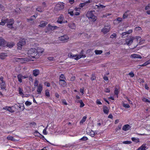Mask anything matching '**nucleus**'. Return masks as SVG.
I'll return each instance as SVG.
<instances>
[{
  "mask_svg": "<svg viewBox=\"0 0 150 150\" xmlns=\"http://www.w3.org/2000/svg\"><path fill=\"white\" fill-rule=\"evenodd\" d=\"M68 56L69 57L75 59V60H78L82 57L85 58L86 56L83 54V51H81L80 54L78 55H73L71 53L68 54Z\"/></svg>",
  "mask_w": 150,
  "mask_h": 150,
  "instance_id": "1",
  "label": "nucleus"
},
{
  "mask_svg": "<svg viewBox=\"0 0 150 150\" xmlns=\"http://www.w3.org/2000/svg\"><path fill=\"white\" fill-rule=\"evenodd\" d=\"M95 11H88L86 14V16L88 19L91 20L93 22L95 21L97 19V17L93 13L95 12Z\"/></svg>",
  "mask_w": 150,
  "mask_h": 150,
  "instance_id": "2",
  "label": "nucleus"
},
{
  "mask_svg": "<svg viewBox=\"0 0 150 150\" xmlns=\"http://www.w3.org/2000/svg\"><path fill=\"white\" fill-rule=\"evenodd\" d=\"M28 55L29 58L31 57L33 58L37 56V53L36 52V48H31L29 50L27 53Z\"/></svg>",
  "mask_w": 150,
  "mask_h": 150,
  "instance_id": "3",
  "label": "nucleus"
},
{
  "mask_svg": "<svg viewBox=\"0 0 150 150\" xmlns=\"http://www.w3.org/2000/svg\"><path fill=\"white\" fill-rule=\"evenodd\" d=\"M64 4L62 2H59L55 6L54 10L58 11L63 9L64 7Z\"/></svg>",
  "mask_w": 150,
  "mask_h": 150,
  "instance_id": "4",
  "label": "nucleus"
},
{
  "mask_svg": "<svg viewBox=\"0 0 150 150\" xmlns=\"http://www.w3.org/2000/svg\"><path fill=\"white\" fill-rule=\"evenodd\" d=\"M135 38L132 36H131L129 38H127L125 40L126 44L128 45H131L132 43L133 40L135 39Z\"/></svg>",
  "mask_w": 150,
  "mask_h": 150,
  "instance_id": "5",
  "label": "nucleus"
},
{
  "mask_svg": "<svg viewBox=\"0 0 150 150\" xmlns=\"http://www.w3.org/2000/svg\"><path fill=\"white\" fill-rule=\"evenodd\" d=\"M7 21V25L8 27L10 28H13V25L14 23V21L13 19H6Z\"/></svg>",
  "mask_w": 150,
  "mask_h": 150,
  "instance_id": "6",
  "label": "nucleus"
},
{
  "mask_svg": "<svg viewBox=\"0 0 150 150\" xmlns=\"http://www.w3.org/2000/svg\"><path fill=\"white\" fill-rule=\"evenodd\" d=\"M25 40L24 39H22V41H19L17 44L18 49L21 50L22 49V47L25 45Z\"/></svg>",
  "mask_w": 150,
  "mask_h": 150,
  "instance_id": "7",
  "label": "nucleus"
},
{
  "mask_svg": "<svg viewBox=\"0 0 150 150\" xmlns=\"http://www.w3.org/2000/svg\"><path fill=\"white\" fill-rule=\"evenodd\" d=\"M36 52L37 53V56H36L38 57L39 56L42 55V53L44 52V49L41 47H38L36 49Z\"/></svg>",
  "mask_w": 150,
  "mask_h": 150,
  "instance_id": "8",
  "label": "nucleus"
},
{
  "mask_svg": "<svg viewBox=\"0 0 150 150\" xmlns=\"http://www.w3.org/2000/svg\"><path fill=\"white\" fill-rule=\"evenodd\" d=\"M110 28V25H108L107 26H105L104 28L102 30V32L104 34H106L108 32Z\"/></svg>",
  "mask_w": 150,
  "mask_h": 150,
  "instance_id": "9",
  "label": "nucleus"
},
{
  "mask_svg": "<svg viewBox=\"0 0 150 150\" xmlns=\"http://www.w3.org/2000/svg\"><path fill=\"white\" fill-rule=\"evenodd\" d=\"M37 91L38 94H40L43 90V85L42 83H40L37 86Z\"/></svg>",
  "mask_w": 150,
  "mask_h": 150,
  "instance_id": "10",
  "label": "nucleus"
},
{
  "mask_svg": "<svg viewBox=\"0 0 150 150\" xmlns=\"http://www.w3.org/2000/svg\"><path fill=\"white\" fill-rule=\"evenodd\" d=\"M28 77V76L27 75L22 76L21 74H19L17 76V78L18 81L20 83L22 82V79H26Z\"/></svg>",
  "mask_w": 150,
  "mask_h": 150,
  "instance_id": "11",
  "label": "nucleus"
},
{
  "mask_svg": "<svg viewBox=\"0 0 150 150\" xmlns=\"http://www.w3.org/2000/svg\"><path fill=\"white\" fill-rule=\"evenodd\" d=\"M92 1V0H88L83 3H81L79 5V6L81 8H83L86 6H87L88 4L91 2Z\"/></svg>",
  "mask_w": 150,
  "mask_h": 150,
  "instance_id": "12",
  "label": "nucleus"
},
{
  "mask_svg": "<svg viewBox=\"0 0 150 150\" xmlns=\"http://www.w3.org/2000/svg\"><path fill=\"white\" fill-rule=\"evenodd\" d=\"M130 57L133 59L139 58L141 59L142 58V57L140 55L135 54H131L130 56Z\"/></svg>",
  "mask_w": 150,
  "mask_h": 150,
  "instance_id": "13",
  "label": "nucleus"
},
{
  "mask_svg": "<svg viewBox=\"0 0 150 150\" xmlns=\"http://www.w3.org/2000/svg\"><path fill=\"white\" fill-rule=\"evenodd\" d=\"M3 109L7 110L10 112H13L14 111V110L13 109L12 107H10L6 106L3 108Z\"/></svg>",
  "mask_w": 150,
  "mask_h": 150,
  "instance_id": "14",
  "label": "nucleus"
},
{
  "mask_svg": "<svg viewBox=\"0 0 150 150\" xmlns=\"http://www.w3.org/2000/svg\"><path fill=\"white\" fill-rule=\"evenodd\" d=\"M129 15L130 14L129 13V11H127L123 14L122 16V18L124 19L127 18L128 16H129Z\"/></svg>",
  "mask_w": 150,
  "mask_h": 150,
  "instance_id": "15",
  "label": "nucleus"
},
{
  "mask_svg": "<svg viewBox=\"0 0 150 150\" xmlns=\"http://www.w3.org/2000/svg\"><path fill=\"white\" fill-rule=\"evenodd\" d=\"M130 128L131 127L129 125H125L123 127L122 129L123 130L126 131L129 130Z\"/></svg>",
  "mask_w": 150,
  "mask_h": 150,
  "instance_id": "16",
  "label": "nucleus"
},
{
  "mask_svg": "<svg viewBox=\"0 0 150 150\" xmlns=\"http://www.w3.org/2000/svg\"><path fill=\"white\" fill-rule=\"evenodd\" d=\"M134 29L136 33L139 34L141 33L142 31V29L140 27H136Z\"/></svg>",
  "mask_w": 150,
  "mask_h": 150,
  "instance_id": "17",
  "label": "nucleus"
},
{
  "mask_svg": "<svg viewBox=\"0 0 150 150\" xmlns=\"http://www.w3.org/2000/svg\"><path fill=\"white\" fill-rule=\"evenodd\" d=\"M39 73V70L38 69H35L33 71V74L35 76H37Z\"/></svg>",
  "mask_w": 150,
  "mask_h": 150,
  "instance_id": "18",
  "label": "nucleus"
},
{
  "mask_svg": "<svg viewBox=\"0 0 150 150\" xmlns=\"http://www.w3.org/2000/svg\"><path fill=\"white\" fill-rule=\"evenodd\" d=\"M7 56V55L6 53H1L0 54V59H4Z\"/></svg>",
  "mask_w": 150,
  "mask_h": 150,
  "instance_id": "19",
  "label": "nucleus"
},
{
  "mask_svg": "<svg viewBox=\"0 0 150 150\" xmlns=\"http://www.w3.org/2000/svg\"><path fill=\"white\" fill-rule=\"evenodd\" d=\"M103 111L105 114H108L109 112V110L106 106H103Z\"/></svg>",
  "mask_w": 150,
  "mask_h": 150,
  "instance_id": "20",
  "label": "nucleus"
},
{
  "mask_svg": "<svg viewBox=\"0 0 150 150\" xmlns=\"http://www.w3.org/2000/svg\"><path fill=\"white\" fill-rule=\"evenodd\" d=\"M59 84L62 87H64L65 86L66 84L65 81L60 80H59Z\"/></svg>",
  "mask_w": 150,
  "mask_h": 150,
  "instance_id": "21",
  "label": "nucleus"
},
{
  "mask_svg": "<svg viewBox=\"0 0 150 150\" xmlns=\"http://www.w3.org/2000/svg\"><path fill=\"white\" fill-rule=\"evenodd\" d=\"M69 26L70 28L71 29H75L76 26L75 24L74 23H70L69 25Z\"/></svg>",
  "mask_w": 150,
  "mask_h": 150,
  "instance_id": "22",
  "label": "nucleus"
},
{
  "mask_svg": "<svg viewBox=\"0 0 150 150\" xmlns=\"http://www.w3.org/2000/svg\"><path fill=\"white\" fill-rule=\"evenodd\" d=\"M64 18V17L63 16L61 15L59 16L57 20V22L60 23H63V20Z\"/></svg>",
  "mask_w": 150,
  "mask_h": 150,
  "instance_id": "23",
  "label": "nucleus"
},
{
  "mask_svg": "<svg viewBox=\"0 0 150 150\" xmlns=\"http://www.w3.org/2000/svg\"><path fill=\"white\" fill-rule=\"evenodd\" d=\"M15 44L14 42H8L6 46L9 48H11Z\"/></svg>",
  "mask_w": 150,
  "mask_h": 150,
  "instance_id": "24",
  "label": "nucleus"
},
{
  "mask_svg": "<svg viewBox=\"0 0 150 150\" xmlns=\"http://www.w3.org/2000/svg\"><path fill=\"white\" fill-rule=\"evenodd\" d=\"M57 28V26H52L50 25H48V28L50 30H53L54 29H56Z\"/></svg>",
  "mask_w": 150,
  "mask_h": 150,
  "instance_id": "25",
  "label": "nucleus"
},
{
  "mask_svg": "<svg viewBox=\"0 0 150 150\" xmlns=\"http://www.w3.org/2000/svg\"><path fill=\"white\" fill-rule=\"evenodd\" d=\"M59 80H66V78L64 75L63 74H61L59 77Z\"/></svg>",
  "mask_w": 150,
  "mask_h": 150,
  "instance_id": "26",
  "label": "nucleus"
},
{
  "mask_svg": "<svg viewBox=\"0 0 150 150\" xmlns=\"http://www.w3.org/2000/svg\"><path fill=\"white\" fill-rule=\"evenodd\" d=\"M142 100L143 101H144V102H145L146 103H150V100H149L144 97H142Z\"/></svg>",
  "mask_w": 150,
  "mask_h": 150,
  "instance_id": "27",
  "label": "nucleus"
},
{
  "mask_svg": "<svg viewBox=\"0 0 150 150\" xmlns=\"http://www.w3.org/2000/svg\"><path fill=\"white\" fill-rule=\"evenodd\" d=\"M94 52L96 54H100L103 53V51L101 50H96Z\"/></svg>",
  "mask_w": 150,
  "mask_h": 150,
  "instance_id": "28",
  "label": "nucleus"
},
{
  "mask_svg": "<svg viewBox=\"0 0 150 150\" xmlns=\"http://www.w3.org/2000/svg\"><path fill=\"white\" fill-rule=\"evenodd\" d=\"M47 24V22H45L43 21H42L41 22L39 26L41 27H43L46 25Z\"/></svg>",
  "mask_w": 150,
  "mask_h": 150,
  "instance_id": "29",
  "label": "nucleus"
},
{
  "mask_svg": "<svg viewBox=\"0 0 150 150\" xmlns=\"http://www.w3.org/2000/svg\"><path fill=\"white\" fill-rule=\"evenodd\" d=\"M44 9L42 7L39 6L36 9V10L38 12H42L43 11Z\"/></svg>",
  "mask_w": 150,
  "mask_h": 150,
  "instance_id": "30",
  "label": "nucleus"
},
{
  "mask_svg": "<svg viewBox=\"0 0 150 150\" xmlns=\"http://www.w3.org/2000/svg\"><path fill=\"white\" fill-rule=\"evenodd\" d=\"M6 85L4 81L1 82V89H4L5 88Z\"/></svg>",
  "mask_w": 150,
  "mask_h": 150,
  "instance_id": "31",
  "label": "nucleus"
},
{
  "mask_svg": "<svg viewBox=\"0 0 150 150\" xmlns=\"http://www.w3.org/2000/svg\"><path fill=\"white\" fill-rule=\"evenodd\" d=\"M87 118L86 116H83V118L81 120L80 123V124H83Z\"/></svg>",
  "mask_w": 150,
  "mask_h": 150,
  "instance_id": "32",
  "label": "nucleus"
},
{
  "mask_svg": "<svg viewBox=\"0 0 150 150\" xmlns=\"http://www.w3.org/2000/svg\"><path fill=\"white\" fill-rule=\"evenodd\" d=\"M66 39L65 36L64 35L61 36L59 38V40L61 41H64Z\"/></svg>",
  "mask_w": 150,
  "mask_h": 150,
  "instance_id": "33",
  "label": "nucleus"
},
{
  "mask_svg": "<svg viewBox=\"0 0 150 150\" xmlns=\"http://www.w3.org/2000/svg\"><path fill=\"white\" fill-rule=\"evenodd\" d=\"M21 59L22 61H23V63L26 62L28 61H29L30 60H31L30 58H21Z\"/></svg>",
  "mask_w": 150,
  "mask_h": 150,
  "instance_id": "34",
  "label": "nucleus"
},
{
  "mask_svg": "<svg viewBox=\"0 0 150 150\" xmlns=\"http://www.w3.org/2000/svg\"><path fill=\"white\" fill-rule=\"evenodd\" d=\"M45 96L47 98H49L50 97V95L49 90H47L45 91Z\"/></svg>",
  "mask_w": 150,
  "mask_h": 150,
  "instance_id": "35",
  "label": "nucleus"
},
{
  "mask_svg": "<svg viewBox=\"0 0 150 150\" xmlns=\"http://www.w3.org/2000/svg\"><path fill=\"white\" fill-rule=\"evenodd\" d=\"M132 141L136 143H138L139 142V139L138 138H136L134 137H132Z\"/></svg>",
  "mask_w": 150,
  "mask_h": 150,
  "instance_id": "36",
  "label": "nucleus"
},
{
  "mask_svg": "<svg viewBox=\"0 0 150 150\" xmlns=\"http://www.w3.org/2000/svg\"><path fill=\"white\" fill-rule=\"evenodd\" d=\"M7 21L6 20H2L1 22L0 23V25H4L6 24V23Z\"/></svg>",
  "mask_w": 150,
  "mask_h": 150,
  "instance_id": "37",
  "label": "nucleus"
},
{
  "mask_svg": "<svg viewBox=\"0 0 150 150\" xmlns=\"http://www.w3.org/2000/svg\"><path fill=\"white\" fill-rule=\"evenodd\" d=\"M33 134L35 136L40 137L41 135L40 133L37 131H35L34 132Z\"/></svg>",
  "mask_w": 150,
  "mask_h": 150,
  "instance_id": "38",
  "label": "nucleus"
},
{
  "mask_svg": "<svg viewBox=\"0 0 150 150\" xmlns=\"http://www.w3.org/2000/svg\"><path fill=\"white\" fill-rule=\"evenodd\" d=\"M96 6H97V8L99 9H100V8H104L105 7V6H104V5L100 4L99 5H96Z\"/></svg>",
  "mask_w": 150,
  "mask_h": 150,
  "instance_id": "39",
  "label": "nucleus"
},
{
  "mask_svg": "<svg viewBox=\"0 0 150 150\" xmlns=\"http://www.w3.org/2000/svg\"><path fill=\"white\" fill-rule=\"evenodd\" d=\"M146 144H144L142 145L141 146V150H146Z\"/></svg>",
  "mask_w": 150,
  "mask_h": 150,
  "instance_id": "40",
  "label": "nucleus"
},
{
  "mask_svg": "<svg viewBox=\"0 0 150 150\" xmlns=\"http://www.w3.org/2000/svg\"><path fill=\"white\" fill-rule=\"evenodd\" d=\"M5 43V40L3 39L0 38V46L3 45Z\"/></svg>",
  "mask_w": 150,
  "mask_h": 150,
  "instance_id": "41",
  "label": "nucleus"
},
{
  "mask_svg": "<svg viewBox=\"0 0 150 150\" xmlns=\"http://www.w3.org/2000/svg\"><path fill=\"white\" fill-rule=\"evenodd\" d=\"M89 135L92 137H93L95 135V133L92 130H91V131L89 133Z\"/></svg>",
  "mask_w": 150,
  "mask_h": 150,
  "instance_id": "42",
  "label": "nucleus"
},
{
  "mask_svg": "<svg viewBox=\"0 0 150 150\" xmlns=\"http://www.w3.org/2000/svg\"><path fill=\"white\" fill-rule=\"evenodd\" d=\"M119 93V89L118 88H115V91H114L115 94L116 95H117Z\"/></svg>",
  "mask_w": 150,
  "mask_h": 150,
  "instance_id": "43",
  "label": "nucleus"
},
{
  "mask_svg": "<svg viewBox=\"0 0 150 150\" xmlns=\"http://www.w3.org/2000/svg\"><path fill=\"white\" fill-rule=\"evenodd\" d=\"M7 139L8 140L14 141H15L14 139L11 136H9L7 137Z\"/></svg>",
  "mask_w": 150,
  "mask_h": 150,
  "instance_id": "44",
  "label": "nucleus"
},
{
  "mask_svg": "<svg viewBox=\"0 0 150 150\" xmlns=\"http://www.w3.org/2000/svg\"><path fill=\"white\" fill-rule=\"evenodd\" d=\"M18 91L19 94L21 95H22L23 94V90L20 87L19 88H18Z\"/></svg>",
  "mask_w": 150,
  "mask_h": 150,
  "instance_id": "45",
  "label": "nucleus"
},
{
  "mask_svg": "<svg viewBox=\"0 0 150 150\" xmlns=\"http://www.w3.org/2000/svg\"><path fill=\"white\" fill-rule=\"evenodd\" d=\"M39 81L38 80L36 79L34 82V86H37L38 85Z\"/></svg>",
  "mask_w": 150,
  "mask_h": 150,
  "instance_id": "46",
  "label": "nucleus"
},
{
  "mask_svg": "<svg viewBox=\"0 0 150 150\" xmlns=\"http://www.w3.org/2000/svg\"><path fill=\"white\" fill-rule=\"evenodd\" d=\"M32 104L31 102L27 101L25 103V104L27 106H29Z\"/></svg>",
  "mask_w": 150,
  "mask_h": 150,
  "instance_id": "47",
  "label": "nucleus"
},
{
  "mask_svg": "<svg viewBox=\"0 0 150 150\" xmlns=\"http://www.w3.org/2000/svg\"><path fill=\"white\" fill-rule=\"evenodd\" d=\"M127 35V34L126 32H123L121 34V37L122 38H124L125 37V36L126 35Z\"/></svg>",
  "mask_w": 150,
  "mask_h": 150,
  "instance_id": "48",
  "label": "nucleus"
},
{
  "mask_svg": "<svg viewBox=\"0 0 150 150\" xmlns=\"http://www.w3.org/2000/svg\"><path fill=\"white\" fill-rule=\"evenodd\" d=\"M48 126H47L43 130V133L44 135H46L47 134V133L46 132V129L47 128Z\"/></svg>",
  "mask_w": 150,
  "mask_h": 150,
  "instance_id": "49",
  "label": "nucleus"
},
{
  "mask_svg": "<svg viewBox=\"0 0 150 150\" xmlns=\"http://www.w3.org/2000/svg\"><path fill=\"white\" fill-rule=\"evenodd\" d=\"M88 139V138L86 136H84L82 138H81L80 139L81 140H82L83 141H85L87 140Z\"/></svg>",
  "mask_w": 150,
  "mask_h": 150,
  "instance_id": "50",
  "label": "nucleus"
},
{
  "mask_svg": "<svg viewBox=\"0 0 150 150\" xmlns=\"http://www.w3.org/2000/svg\"><path fill=\"white\" fill-rule=\"evenodd\" d=\"M123 106L125 108H129L130 107V106L129 105V104H125L123 103Z\"/></svg>",
  "mask_w": 150,
  "mask_h": 150,
  "instance_id": "51",
  "label": "nucleus"
},
{
  "mask_svg": "<svg viewBox=\"0 0 150 150\" xmlns=\"http://www.w3.org/2000/svg\"><path fill=\"white\" fill-rule=\"evenodd\" d=\"M117 35L115 33H113L110 36V37L112 38H116V37Z\"/></svg>",
  "mask_w": 150,
  "mask_h": 150,
  "instance_id": "52",
  "label": "nucleus"
},
{
  "mask_svg": "<svg viewBox=\"0 0 150 150\" xmlns=\"http://www.w3.org/2000/svg\"><path fill=\"white\" fill-rule=\"evenodd\" d=\"M79 103H80V107H83L84 105V104L82 100H81V101H80V102Z\"/></svg>",
  "mask_w": 150,
  "mask_h": 150,
  "instance_id": "53",
  "label": "nucleus"
},
{
  "mask_svg": "<svg viewBox=\"0 0 150 150\" xmlns=\"http://www.w3.org/2000/svg\"><path fill=\"white\" fill-rule=\"evenodd\" d=\"M150 9V3L148 4V5L145 7V9L147 10Z\"/></svg>",
  "mask_w": 150,
  "mask_h": 150,
  "instance_id": "54",
  "label": "nucleus"
},
{
  "mask_svg": "<svg viewBox=\"0 0 150 150\" xmlns=\"http://www.w3.org/2000/svg\"><path fill=\"white\" fill-rule=\"evenodd\" d=\"M129 75H130V76L132 77H133L134 76V74L132 72H131L130 73H129Z\"/></svg>",
  "mask_w": 150,
  "mask_h": 150,
  "instance_id": "55",
  "label": "nucleus"
},
{
  "mask_svg": "<svg viewBox=\"0 0 150 150\" xmlns=\"http://www.w3.org/2000/svg\"><path fill=\"white\" fill-rule=\"evenodd\" d=\"M20 9L19 8H17L15 11V12L17 14H18L19 13H20Z\"/></svg>",
  "mask_w": 150,
  "mask_h": 150,
  "instance_id": "56",
  "label": "nucleus"
},
{
  "mask_svg": "<svg viewBox=\"0 0 150 150\" xmlns=\"http://www.w3.org/2000/svg\"><path fill=\"white\" fill-rule=\"evenodd\" d=\"M131 143V141H124L123 142V144H130Z\"/></svg>",
  "mask_w": 150,
  "mask_h": 150,
  "instance_id": "57",
  "label": "nucleus"
},
{
  "mask_svg": "<svg viewBox=\"0 0 150 150\" xmlns=\"http://www.w3.org/2000/svg\"><path fill=\"white\" fill-rule=\"evenodd\" d=\"M96 79V77L95 76L93 75H92V76L91 78V79L92 81H93V80H95Z\"/></svg>",
  "mask_w": 150,
  "mask_h": 150,
  "instance_id": "58",
  "label": "nucleus"
},
{
  "mask_svg": "<svg viewBox=\"0 0 150 150\" xmlns=\"http://www.w3.org/2000/svg\"><path fill=\"white\" fill-rule=\"evenodd\" d=\"M122 18H120V17L118 18H117V21H118V22H120L122 21Z\"/></svg>",
  "mask_w": 150,
  "mask_h": 150,
  "instance_id": "59",
  "label": "nucleus"
},
{
  "mask_svg": "<svg viewBox=\"0 0 150 150\" xmlns=\"http://www.w3.org/2000/svg\"><path fill=\"white\" fill-rule=\"evenodd\" d=\"M96 103L98 105H102V103H101V102L99 100H97L96 101Z\"/></svg>",
  "mask_w": 150,
  "mask_h": 150,
  "instance_id": "60",
  "label": "nucleus"
},
{
  "mask_svg": "<svg viewBox=\"0 0 150 150\" xmlns=\"http://www.w3.org/2000/svg\"><path fill=\"white\" fill-rule=\"evenodd\" d=\"M44 84L45 85L47 86V87H49L50 86V83L47 82H45Z\"/></svg>",
  "mask_w": 150,
  "mask_h": 150,
  "instance_id": "61",
  "label": "nucleus"
},
{
  "mask_svg": "<svg viewBox=\"0 0 150 150\" xmlns=\"http://www.w3.org/2000/svg\"><path fill=\"white\" fill-rule=\"evenodd\" d=\"M133 31L132 30V29H130L129 30L127 31L126 32H127V34H129L131 33H132V32Z\"/></svg>",
  "mask_w": 150,
  "mask_h": 150,
  "instance_id": "62",
  "label": "nucleus"
},
{
  "mask_svg": "<svg viewBox=\"0 0 150 150\" xmlns=\"http://www.w3.org/2000/svg\"><path fill=\"white\" fill-rule=\"evenodd\" d=\"M20 108H22L23 110L24 109V105L23 104H22L20 105Z\"/></svg>",
  "mask_w": 150,
  "mask_h": 150,
  "instance_id": "63",
  "label": "nucleus"
},
{
  "mask_svg": "<svg viewBox=\"0 0 150 150\" xmlns=\"http://www.w3.org/2000/svg\"><path fill=\"white\" fill-rule=\"evenodd\" d=\"M105 80V81H108V78L107 76H105L103 78Z\"/></svg>",
  "mask_w": 150,
  "mask_h": 150,
  "instance_id": "64",
  "label": "nucleus"
}]
</instances>
